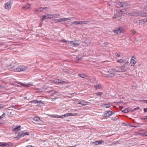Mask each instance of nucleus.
Returning <instances> with one entry per match:
<instances>
[{
	"mask_svg": "<svg viewBox=\"0 0 147 147\" xmlns=\"http://www.w3.org/2000/svg\"><path fill=\"white\" fill-rule=\"evenodd\" d=\"M127 68L125 67H116L115 68L112 69V71L108 74H105L106 76L107 77H113L114 75V73L115 72H125L127 70Z\"/></svg>",
	"mask_w": 147,
	"mask_h": 147,
	"instance_id": "nucleus-1",
	"label": "nucleus"
},
{
	"mask_svg": "<svg viewBox=\"0 0 147 147\" xmlns=\"http://www.w3.org/2000/svg\"><path fill=\"white\" fill-rule=\"evenodd\" d=\"M117 5H119L118 7L122 8L123 9H126L130 7V5L127 3L123 2H118Z\"/></svg>",
	"mask_w": 147,
	"mask_h": 147,
	"instance_id": "nucleus-2",
	"label": "nucleus"
},
{
	"mask_svg": "<svg viewBox=\"0 0 147 147\" xmlns=\"http://www.w3.org/2000/svg\"><path fill=\"white\" fill-rule=\"evenodd\" d=\"M74 18L73 17H70L69 18H59V19H55L53 20V22L55 23H57L61 22H65L71 20Z\"/></svg>",
	"mask_w": 147,
	"mask_h": 147,
	"instance_id": "nucleus-3",
	"label": "nucleus"
},
{
	"mask_svg": "<svg viewBox=\"0 0 147 147\" xmlns=\"http://www.w3.org/2000/svg\"><path fill=\"white\" fill-rule=\"evenodd\" d=\"M132 15L134 16H142L143 17H147V13L144 12H135L133 13Z\"/></svg>",
	"mask_w": 147,
	"mask_h": 147,
	"instance_id": "nucleus-4",
	"label": "nucleus"
},
{
	"mask_svg": "<svg viewBox=\"0 0 147 147\" xmlns=\"http://www.w3.org/2000/svg\"><path fill=\"white\" fill-rule=\"evenodd\" d=\"M18 66L16 63L13 64L8 67V69L9 70H14L15 71H18Z\"/></svg>",
	"mask_w": 147,
	"mask_h": 147,
	"instance_id": "nucleus-5",
	"label": "nucleus"
},
{
	"mask_svg": "<svg viewBox=\"0 0 147 147\" xmlns=\"http://www.w3.org/2000/svg\"><path fill=\"white\" fill-rule=\"evenodd\" d=\"M29 134L28 132L24 133L21 132L19 133L17 136L14 138L20 139V138L23 137L26 135H29Z\"/></svg>",
	"mask_w": 147,
	"mask_h": 147,
	"instance_id": "nucleus-6",
	"label": "nucleus"
},
{
	"mask_svg": "<svg viewBox=\"0 0 147 147\" xmlns=\"http://www.w3.org/2000/svg\"><path fill=\"white\" fill-rule=\"evenodd\" d=\"M13 3L12 1L11 0L9 1L5 4V8L9 10L11 9V6Z\"/></svg>",
	"mask_w": 147,
	"mask_h": 147,
	"instance_id": "nucleus-7",
	"label": "nucleus"
},
{
	"mask_svg": "<svg viewBox=\"0 0 147 147\" xmlns=\"http://www.w3.org/2000/svg\"><path fill=\"white\" fill-rule=\"evenodd\" d=\"M124 30L123 28L122 27H120L117 28L116 29L113 31L114 33L117 34H119L121 33L122 32L124 31Z\"/></svg>",
	"mask_w": 147,
	"mask_h": 147,
	"instance_id": "nucleus-8",
	"label": "nucleus"
},
{
	"mask_svg": "<svg viewBox=\"0 0 147 147\" xmlns=\"http://www.w3.org/2000/svg\"><path fill=\"white\" fill-rule=\"evenodd\" d=\"M27 69L26 66H21L18 67V71L20 72L21 71H24Z\"/></svg>",
	"mask_w": 147,
	"mask_h": 147,
	"instance_id": "nucleus-9",
	"label": "nucleus"
},
{
	"mask_svg": "<svg viewBox=\"0 0 147 147\" xmlns=\"http://www.w3.org/2000/svg\"><path fill=\"white\" fill-rule=\"evenodd\" d=\"M114 113L111 111H109L106 112L104 115V116L105 117H109L113 115Z\"/></svg>",
	"mask_w": 147,
	"mask_h": 147,
	"instance_id": "nucleus-10",
	"label": "nucleus"
},
{
	"mask_svg": "<svg viewBox=\"0 0 147 147\" xmlns=\"http://www.w3.org/2000/svg\"><path fill=\"white\" fill-rule=\"evenodd\" d=\"M122 11L121 10L120 11V12H117L116 13L114 16L113 18H119V17H120L122 16Z\"/></svg>",
	"mask_w": 147,
	"mask_h": 147,
	"instance_id": "nucleus-11",
	"label": "nucleus"
},
{
	"mask_svg": "<svg viewBox=\"0 0 147 147\" xmlns=\"http://www.w3.org/2000/svg\"><path fill=\"white\" fill-rule=\"evenodd\" d=\"M70 43L71 44V45L73 47H76L78 46L79 44L76 43L74 41H69Z\"/></svg>",
	"mask_w": 147,
	"mask_h": 147,
	"instance_id": "nucleus-12",
	"label": "nucleus"
},
{
	"mask_svg": "<svg viewBox=\"0 0 147 147\" xmlns=\"http://www.w3.org/2000/svg\"><path fill=\"white\" fill-rule=\"evenodd\" d=\"M10 143L3 142L0 144V146L5 147L7 146H11V145L9 144Z\"/></svg>",
	"mask_w": 147,
	"mask_h": 147,
	"instance_id": "nucleus-13",
	"label": "nucleus"
},
{
	"mask_svg": "<svg viewBox=\"0 0 147 147\" xmlns=\"http://www.w3.org/2000/svg\"><path fill=\"white\" fill-rule=\"evenodd\" d=\"M33 119L35 122H36V123H38L40 121V118L38 117H35L33 118Z\"/></svg>",
	"mask_w": 147,
	"mask_h": 147,
	"instance_id": "nucleus-14",
	"label": "nucleus"
},
{
	"mask_svg": "<svg viewBox=\"0 0 147 147\" xmlns=\"http://www.w3.org/2000/svg\"><path fill=\"white\" fill-rule=\"evenodd\" d=\"M22 85L25 87H29L32 86L33 84L32 83H28L27 84H22Z\"/></svg>",
	"mask_w": 147,
	"mask_h": 147,
	"instance_id": "nucleus-15",
	"label": "nucleus"
},
{
	"mask_svg": "<svg viewBox=\"0 0 147 147\" xmlns=\"http://www.w3.org/2000/svg\"><path fill=\"white\" fill-rule=\"evenodd\" d=\"M31 6V4H26L23 6L22 7L25 9H28Z\"/></svg>",
	"mask_w": 147,
	"mask_h": 147,
	"instance_id": "nucleus-16",
	"label": "nucleus"
},
{
	"mask_svg": "<svg viewBox=\"0 0 147 147\" xmlns=\"http://www.w3.org/2000/svg\"><path fill=\"white\" fill-rule=\"evenodd\" d=\"M136 63V61L133 59H131L130 63V65L131 66H134Z\"/></svg>",
	"mask_w": 147,
	"mask_h": 147,
	"instance_id": "nucleus-17",
	"label": "nucleus"
},
{
	"mask_svg": "<svg viewBox=\"0 0 147 147\" xmlns=\"http://www.w3.org/2000/svg\"><path fill=\"white\" fill-rule=\"evenodd\" d=\"M87 102L85 100L80 101V102L79 103L80 104H81L83 106L86 105L88 104Z\"/></svg>",
	"mask_w": 147,
	"mask_h": 147,
	"instance_id": "nucleus-18",
	"label": "nucleus"
},
{
	"mask_svg": "<svg viewBox=\"0 0 147 147\" xmlns=\"http://www.w3.org/2000/svg\"><path fill=\"white\" fill-rule=\"evenodd\" d=\"M48 115L49 116L53 118H59V115L56 114L49 115Z\"/></svg>",
	"mask_w": 147,
	"mask_h": 147,
	"instance_id": "nucleus-19",
	"label": "nucleus"
},
{
	"mask_svg": "<svg viewBox=\"0 0 147 147\" xmlns=\"http://www.w3.org/2000/svg\"><path fill=\"white\" fill-rule=\"evenodd\" d=\"M71 23V26H74L75 25H76L78 24H80L79 21H76L73 22H72Z\"/></svg>",
	"mask_w": 147,
	"mask_h": 147,
	"instance_id": "nucleus-20",
	"label": "nucleus"
},
{
	"mask_svg": "<svg viewBox=\"0 0 147 147\" xmlns=\"http://www.w3.org/2000/svg\"><path fill=\"white\" fill-rule=\"evenodd\" d=\"M94 87L96 89H99L101 88V85L100 84H98L94 86Z\"/></svg>",
	"mask_w": 147,
	"mask_h": 147,
	"instance_id": "nucleus-21",
	"label": "nucleus"
},
{
	"mask_svg": "<svg viewBox=\"0 0 147 147\" xmlns=\"http://www.w3.org/2000/svg\"><path fill=\"white\" fill-rule=\"evenodd\" d=\"M104 142L103 140H101V141H97L95 142V144L96 145H98L99 144H102V143H103Z\"/></svg>",
	"mask_w": 147,
	"mask_h": 147,
	"instance_id": "nucleus-22",
	"label": "nucleus"
},
{
	"mask_svg": "<svg viewBox=\"0 0 147 147\" xmlns=\"http://www.w3.org/2000/svg\"><path fill=\"white\" fill-rule=\"evenodd\" d=\"M21 126H17L13 129L14 131H19L20 129Z\"/></svg>",
	"mask_w": 147,
	"mask_h": 147,
	"instance_id": "nucleus-23",
	"label": "nucleus"
},
{
	"mask_svg": "<svg viewBox=\"0 0 147 147\" xmlns=\"http://www.w3.org/2000/svg\"><path fill=\"white\" fill-rule=\"evenodd\" d=\"M112 105L110 104H105L103 105V106L105 107L106 108H109Z\"/></svg>",
	"mask_w": 147,
	"mask_h": 147,
	"instance_id": "nucleus-24",
	"label": "nucleus"
},
{
	"mask_svg": "<svg viewBox=\"0 0 147 147\" xmlns=\"http://www.w3.org/2000/svg\"><path fill=\"white\" fill-rule=\"evenodd\" d=\"M47 15H45L44 16H42V18H41V20H46V19H48V18H47Z\"/></svg>",
	"mask_w": 147,
	"mask_h": 147,
	"instance_id": "nucleus-25",
	"label": "nucleus"
},
{
	"mask_svg": "<svg viewBox=\"0 0 147 147\" xmlns=\"http://www.w3.org/2000/svg\"><path fill=\"white\" fill-rule=\"evenodd\" d=\"M43 8L42 7H40L37 8L36 9V11L39 12H40L42 11Z\"/></svg>",
	"mask_w": 147,
	"mask_h": 147,
	"instance_id": "nucleus-26",
	"label": "nucleus"
},
{
	"mask_svg": "<svg viewBox=\"0 0 147 147\" xmlns=\"http://www.w3.org/2000/svg\"><path fill=\"white\" fill-rule=\"evenodd\" d=\"M48 19H51L53 18V17H55V16H54V15H52V14H47V16Z\"/></svg>",
	"mask_w": 147,
	"mask_h": 147,
	"instance_id": "nucleus-27",
	"label": "nucleus"
},
{
	"mask_svg": "<svg viewBox=\"0 0 147 147\" xmlns=\"http://www.w3.org/2000/svg\"><path fill=\"white\" fill-rule=\"evenodd\" d=\"M55 82L57 84H59L62 83V80L59 79L57 80H55Z\"/></svg>",
	"mask_w": 147,
	"mask_h": 147,
	"instance_id": "nucleus-28",
	"label": "nucleus"
},
{
	"mask_svg": "<svg viewBox=\"0 0 147 147\" xmlns=\"http://www.w3.org/2000/svg\"><path fill=\"white\" fill-rule=\"evenodd\" d=\"M68 116V113H67L64 115L59 116V118H62L63 117H67Z\"/></svg>",
	"mask_w": 147,
	"mask_h": 147,
	"instance_id": "nucleus-29",
	"label": "nucleus"
},
{
	"mask_svg": "<svg viewBox=\"0 0 147 147\" xmlns=\"http://www.w3.org/2000/svg\"><path fill=\"white\" fill-rule=\"evenodd\" d=\"M117 61L120 63H122L124 62V60L122 59H120L117 60Z\"/></svg>",
	"mask_w": 147,
	"mask_h": 147,
	"instance_id": "nucleus-30",
	"label": "nucleus"
},
{
	"mask_svg": "<svg viewBox=\"0 0 147 147\" xmlns=\"http://www.w3.org/2000/svg\"><path fill=\"white\" fill-rule=\"evenodd\" d=\"M68 116H75L77 115V113L73 114L71 113H68Z\"/></svg>",
	"mask_w": 147,
	"mask_h": 147,
	"instance_id": "nucleus-31",
	"label": "nucleus"
},
{
	"mask_svg": "<svg viewBox=\"0 0 147 147\" xmlns=\"http://www.w3.org/2000/svg\"><path fill=\"white\" fill-rule=\"evenodd\" d=\"M78 76L82 78H85L86 76L84 74H80Z\"/></svg>",
	"mask_w": 147,
	"mask_h": 147,
	"instance_id": "nucleus-32",
	"label": "nucleus"
},
{
	"mask_svg": "<svg viewBox=\"0 0 147 147\" xmlns=\"http://www.w3.org/2000/svg\"><path fill=\"white\" fill-rule=\"evenodd\" d=\"M31 102H32L34 103H41V101H38L37 100H34L31 101Z\"/></svg>",
	"mask_w": 147,
	"mask_h": 147,
	"instance_id": "nucleus-33",
	"label": "nucleus"
},
{
	"mask_svg": "<svg viewBox=\"0 0 147 147\" xmlns=\"http://www.w3.org/2000/svg\"><path fill=\"white\" fill-rule=\"evenodd\" d=\"M79 23H80V24H83L86 23V22L85 21H79Z\"/></svg>",
	"mask_w": 147,
	"mask_h": 147,
	"instance_id": "nucleus-34",
	"label": "nucleus"
},
{
	"mask_svg": "<svg viewBox=\"0 0 147 147\" xmlns=\"http://www.w3.org/2000/svg\"><path fill=\"white\" fill-rule=\"evenodd\" d=\"M96 94L100 96H101L102 94V93L101 92H99L96 93Z\"/></svg>",
	"mask_w": 147,
	"mask_h": 147,
	"instance_id": "nucleus-35",
	"label": "nucleus"
},
{
	"mask_svg": "<svg viewBox=\"0 0 147 147\" xmlns=\"http://www.w3.org/2000/svg\"><path fill=\"white\" fill-rule=\"evenodd\" d=\"M128 112V110L127 109H125V110L122 111L123 112H124L125 113H127Z\"/></svg>",
	"mask_w": 147,
	"mask_h": 147,
	"instance_id": "nucleus-36",
	"label": "nucleus"
},
{
	"mask_svg": "<svg viewBox=\"0 0 147 147\" xmlns=\"http://www.w3.org/2000/svg\"><path fill=\"white\" fill-rule=\"evenodd\" d=\"M81 58H82L81 57H80V58L77 57V58L76 59V63H78L79 60H80V59H81Z\"/></svg>",
	"mask_w": 147,
	"mask_h": 147,
	"instance_id": "nucleus-37",
	"label": "nucleus"
},
{
	"mask_svg": "<svg viewBox=\"0 0 147 147\" xmlns=\"http://www.w3.org/2000/svg\"><path fill=\"white\" fill-rule=\"evenodd\" d=\"M62 41L63 42H68L69 43V41H67L65 39H63L62 40Z\"/></svg>",
	"mask_w": 147,
	"mask_h": 147,
	"instance_id": "nucleus-38",
	"label": "nucleus"
},
{
	"mask_svg": "<svg viewBox=\"0 0 147 147\" xmlns=\"http://www.w3.org/2000/svg\"><path fill=\"white\" fill-rule=\"evenodd\" d=\"M4 107V106L2 104H0V109H2Z\"/></svg>",
	"mask_w": 147,
	"mask_h": 147,
	"instance_id": "nucleus-39",
	"label": "nucleus"
},
{
	"mask_svg": "<svg viewBox=\"0 0 147 147\" xmlns=\"http://www.w3.org/2000/svg\"><path fill=\"white\" fill-rule=\"evenodd\" d=\"M143 22H147V18H146L144 19L143 20Z\"/></svg>",
	"mask_w": 147,
	"mask_h": 147,
	"instance_id": "nucleus-40",
	"label": "nucleus"
},
{
	"mask_svg": "<svg viewBox=\"0 0 147 147\" xmlns=\"http://www.w3.org/2000/svg\"><path fill=\"white\" fill-rule=\"evenodd\" d=\"M115 56L116 57H119L120 56V55L119 54H118V53H116L115 54Z\"/></svg>",
	"mask_w": 147,
	"mask_h": 147,
	"instance_id": "nucleus-41",
	"label": "nucleus"
},
{
	"mask_svg": "<svg viewBox=\"0 0 147 147\" xmlns=\"http://www.w3.org/2000/svg\"><path fill=\"white\" fill-rule=\"evenodd\" d=\"M144 111L145 112L147 113V108L144 109Z\"/></svg>",
	"mask_w": 147,
	"mask_h": 147,
	"instance_id": "nucleus-42",
	"label": "nucleus"
},
{
	"mask_svg": "<svg viewBox=\"0 0 147 147\" xmlns=\"http://www.w3.org/2000/svg\"><path fill=\"white\" fill-rule=\"evenodd\" d=\"M53 15H54V16H55V17H56V16H59V15L58 14H53Z\"/></svg>",
	"mask_w": 147,
	"mask_h": 147,
	"instance_id": "nucleus-43",
	"label": "nucleus"
},
{
	"mask_svg": "<svg viewBox=\"0 0 147 147\" xmlns=\"http://www.w3.org/2000/svg\"><path fill=\"white\" fill-rule=\"evenodd\" d=\"M3 118L4 117H5V113H3L2 115L1 116Z\"/></svg>",
	"mask_w": 147,
	"mask_h": 147,
	"instance_id": "nucleus-44",
	"label": "nucleus"
},
{
	"mask_svg": "<svg viewBox=\"0 0 147 147\" xmlns=\"http://www.w3.org/2000/svg\"><path fill=\"white\" fill-rule=\"evenodd\" d=\"M132 32L133 34H135V33H136V31L134 30H133L132 31Z\"/></svg>",
	"mask_w": 147,
	"mask_h": 147,
	"instance_id": "nucleus-45",
	"label": "nucleus"
},
{
	"mask_svg": "<svg viewBox=\"0 0 147 147\" xmlns=\"http://www.w3.org/2000/svg\"><path fill=\"white\" fill-rule=\"evenodd\" d=\"M26 147H34L32 146L31 145H28L26 146Z\"/></svg>",
	"mask_w": 147,
	"mask_h": 147,
	"instance_id": "nucleus-46",
	"label": "nucleus"
},
{
	"mask_svg": "<svg viewBox=\"0 0 147 147\" xmlns=\"http://www.w3.org/2000/svg\"><path fill=\"white\" fill-rule=\"evenodd\" d=\"M139 109V107H137L134 109V110H138Z\"/></svg>",
	"mask_w": 147,
	"mask_h": 147,
	"instance_id": "nucleus-47",
	"label": "nucleus"
},
{
	"mask_svg": "<svg viewBox=\"0 0 147 147\" xmlns=\"http://www.w3.org/2000/svg\"><path fill=\"white\" fill-rule=\"evenodd\" d=\"M143 119H147V116H144L143 117Z\"/></svg>",
	"mask_w": 147,
	"mask_h": 147,
	"instance_id": "nucleus-48",
	"label": "nucleus"
},
{
	"mask_svg": "<svg viewBox=\"0 0 147 147\" xmlns=\"http://www.w3.org/2000/svg\"><path fill=\"white\" fill-rule=\"evenodd\" d=\"M105 70V71H106V72H107L108 73H109V71H108L107 69H106Z\"/></svg>",
	"mask_w": 147,
	"mask_h": 147,
	"instance_id": "nucleus-49",
	"label": "nucleus"
},
{
	"mask_svg": "<svg viewBox=\"0 0 147 147\" xmlns=\"http://www.w3.org/2000/svg\"><path fill=\"white\" fill-rule=\"evenodd\" d=\"M10 107H12V108H14V109H16V108L14 106H13V105L11 106Z\"/></svg>",
	"mask_w": 147,
	"mask_h": 147,
	"instance_id": "nucleus-50",
	"label": "nucleus"
},
{
	"mask_svg": "<svg viewBox=\"0 0 147 147\" xmlns=\"http://www.w3.org/2000/svg\"><path fill=\"white\" fill-rule=\"evenodd\" d=\"M113 119H114V120H115V119H118V117H114V118H113Z\"/></svg>",
	"mask_w": 147,
	"mask_h": 147,
	"instance_id": "nucleus-51",
	"label": "nucleus"
},
{
	"mask_svg": "<svg viewBox=\"0 0 147 147\" xmlns=\"http://www.w3.org/2000/svg\"><path fill=\"white\" fill-rule=\"evenodd\" d=\"M62 83H65V81H62Z\"/></svg>",
	"mask_w": 147,
	"mask_h": 147,
	"instance_id": "nucleus-52",
	"label": "nucleus"
},
{
	"mask_svg": "<svg viewBox=\"0 0 147 147\" xmlns=\"http://www.w3.org/2000/svg\"><path fill=\"white\" fill-rule=\"evenodd\" d=\"M80 102V101H78L77 102V103L78 104H79V103Z\"/></svg>",
	"mask_w": 147,
	"mask_h": 147,
	"instance_id": "nucleus-53",
	"label": "nucleus"
},
{
	"mask_svg": "<svg viewBox=\"0 0 147 147\" xmlns=\"http://www.w3.org/2000/svg\"><path fill=\"white\" fill-rule=\"evenodd\" d=\"M108 43L107 42H105V43H104V44H105L106 45H108Z\"/></svg>",
	"mask_w": 147,
	"mask_h": 147,
	"instance_id": "nucleus-54",
	"label": "nucleus"
},
{
	"mask_svg": "<svg viewBox=\"0 0 147 147\" xmlns=\"http://www.w3.org/2000/svg\"><path fill=\"white\" fill-rule=\"evenodd\" d=\"M2 118H3L1 116H0V119H1Z\"/></svg>",
	"mask_w": 147,
	"mask_h": 147,
	"instance_id": "nucleus-55",
	"label": "nucleus"
},
{
	"mask_svg": "<svg viewBox=\"0 0 147 147\" xmlns=\"http://www.w3.org/2000/svg\"><path fill=\"white\" fill-rule=\"evenodd\" d=\"M128 62H126V63H125V64H127V63H128Z\"/></svg>",
	"mask_w": 147,
	"mask_h": 147,
	"instance_id": "nucleus-56",
	"label": "nucleus"
},
{
	"mask_svg": "<svg viewBox=\"0 0 147 147\" xmlns=\"http://www.w3.org/2000/svg\"><path fill=\"white\" fill-rule=\"evenodd\" d=\"M2 87L1 86H0V88Z\"/></svg>",
	"mask_w": 147,
	"mask_h": 147,
	"instance_id": "nucleus-57",
	"label": "nucleus"
},
{
	"mask_svg": "<svg viewBox=\"0 0 147 147\" xmlns=\"http://www.w3.org/2000/svg\"><path fill=\"white\" fill-rule=\"evenodd\" d=\"M26 98V97H25V98Z\"/></svg>",
	"mask_w": 147,
	"mask_h": 147,
	"instance_id": "nucleus-58",
	"label": "nucleus"
},
{
	"mask_svg": "<svg viewBox=\"0 0 147 147\" xmlns=\"http://www.w3.org/2000/svg\"><path fill=\"white\" fill-rule=\"evenodd\" d=\"M146 102H147V100H146Z\"/></svg>",
	"mask_w": 147,
	"mask_h": 147,
	"instance_id": "nucleus-59",
	"label": "nucleus"
},
{
	"mask_svg": "<svg viewBox=\"0 0 147 147\" xmlns=\"http://www.w3.org/2000/svg\"><path fill=\"white\" fill-rule=\"evenodd\" d=\"M25 147H26V146Z\"/></svg>",
	"mask_w": 147,
	"mask_h": 147,
	"instance_id": "nucleus-60",
	"label": "nucleus"
}]
</instances>
